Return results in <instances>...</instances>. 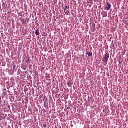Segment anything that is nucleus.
Wrapping results in <instances>:
<instances>
[{
    "label": "nucleus",
    "instance_id": "obj_3",
    "mask_svg": "<svg viewBox=\"0 0 128 128\" xmlns=\"http://www.w3.org/2000/svg\"><path fill=\"white\" fill-rule=\"evenodd\" d=\"M102 16H103V18H106V16H108V13L103 12L102 13Z\"/></svg>",
    "mask_w": 128,
    "mask_h": 128
},
{
    "label": "nucleus",
    "instance_id": "obj_15",
    "mask_svg": "<svg viewBox=\"0 0 128 128\" xmlns=\"http://www.w3.org/2000/svg\"><path fill=\"white\" fill-rule=\"evenodd\" d=\"M14 68H15V67L14 66Z\"/></svg>",
    "mask_w": 128,
    "mask_h": 128
},
{
    "label": "nucleus",
    "instance_id": "obj_13",
    "mask_svg": "<svg viewBox=\"0 0 128 128\" xmlns=\"http://www.w3.org/2000/svg\"><path fill=\"white\" fill-rule=\"evenodd\" d=\"M66 9H64V12H66Z\"/></svg>",
    "mask_w": 128,
    "mask_h": 128
},
{
    "label": "nucleus",
    "instance_id": "obj_7",
    "mask_svg": "<svg viewBox=\"0 0 128 128\" xmlns=\"http://www.w3.org/2000/svg\"><path fill=\"white\" fill-rule=\"evenodd\" d=\"M65 14H66V16H68V14H70V11H66L65 12Z\"/></svg>",
    "mask_w": 128,
    "mask_h": 128
},
{
    "label": "nucleus",
    "instance_id": "obj_2",
    "mask_svg": "<svg viewBox=\"0 0 128 128\" xmlns=\"http://www.w3.org/2000/svg\"><path fill=\"white\" fill-rule=\"evenodd\" d=\"M112 8V4H110L109 2L106 3V5L105 6V10H110Z\"/></svg>",
    "mask_w": 128,
    "mask_h": 128
},
{
    "label": "nucleus",
    "instance_id": "obj_6",
    "mask_svg": "<svg viewBox=\"0 0 128 128\" xmlns=\"http://www.w3.org/2000/svg\"><path fill=\"white\" fill-rule=\"evenodd\" d=\"M36 36H40V30H38L36 31Z\"/></svg>",
    "mask_w": 128,
    "mask_h": 128
},
{
    "label": "nucleus",
    "instance_id": "obj_11",
    "mask_svg": "<svg viewBox=\"0 0 128 128\" xmlns=\"http://www.w3.org/2000/svg\"><path fill=\"white\" fill-rule=\"evenodd\" d=\"M43 126L44 128H46V124H44Z\"/></svg>",
    "mask_w": 128,
    "mask_h": 128
},
{
    "label": "nucleus",
    "instance_id": "obj_14",
    "mask_svg": "<svg viewBox=\"0 0 128 128\" xmlns=\"http://www.w3.org/2000/svg\"><path fill=\"white\" fill-rule=\"evenodd\" d=\"M68 8H70V7H68Z\"/></svg>",
    "mask_w": 128,
    "mask_h": 128
},
{
    "label": "nucleus",
    "instance_id": "obj_1",
    "mask_svg": "<svg viewBox=\"0 0 128 128\" xmlns=\"http://www.w3.org/2000/svg\"><path fill=\"white\" fill-rule=\"evenodd\" d=\"M108 58H110V54L106 53L105 56L102 59L103 62H108Z\"/></svg>",
    "mask_w": 128,
    "mask_h": 128
},
{
    "label": "nucleus",
    "instance_id": "obj_5",
    "mask_svg": "<svg viewBox=\"0 0 128 128\" xmlns=\"http://www.w3.org/2000/svg\"><path fill=\"white\" fill-rule=\"evenodd\" d=\"M68 86H71L72 84H74V83L70 81H69L68 83Z\"/></svg>",
    "mask_w": 128,
    "mask_h": 128
},
{
    "label": "nucleus",
    "instance_id": "obj_12",
    "mask_svg": "<svg viewBox=\"0 0 128 128\" xmlns=\"http://www.w3.org/2000/svg\"><path fill=\"white\" fill-rule=\"evenodd\" d=\"M65 8H66V9L68 8V6H65Z\"/></svg>",
    "mask_w": 128,
    "mask_h": 128
},
{
    "label": "nucleus",
    "instance_id": "obj_8",
    "mask_svg": "<svg viewBox=\"0 0 128 128\" xmlns=\"http://www.w3.org/2000/svg\"><path fill=\"white\" fill-rule=\"evenodd\" d=\"M106 76H110V72H108H108H106Z\"/></svg>",
    "mask_w": 128,
    "mask_h": 128
},
{
    "label": "nucleus",
    "instance_id": "obj_9",
    "mask_svg": "<svg viewBox=\"0 0 128 128\" xmlns=\"http://www.w3.org/2000/svg\"><path fill=\"white\" fill-rule=\"evenodd\" d=\"M90 2H91L90 4H94V2H92V0H89Z\"/></svg>",
    "mask_w": 128,
    "mask_h": 128
},
{
    "label": "nucleus",
    "instance_id": "obj_4",
    "mask_svg": "<svg viewBox=\"0 0 128 128\" xmlns=\"http://www.w3.org/2000/svg\"><path fill=\"white\" fill-rule=\"evenodd\" d=\"M87 54L88 56H92V52H87Z\"/></svg>",
    "mask_w": 128,
    "mask_h": 128
},
{
    "label": "nucleus",
    "instance_id": "obj_10",
    "mask_svg": "<svg viewBox=\"0 0 128 128\" xmlns=\"http://www.w3.org/2000/svg\"><path fill=\"white\" fill-rule=\"evenodd\" d=\"M28 62H30V58H28V60H27L26 61V62L27 64H28Z\"/></svg>",
    "mask_w": 128,
    "mask_h": 128
}]
</instances>
